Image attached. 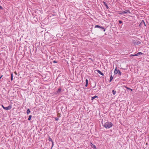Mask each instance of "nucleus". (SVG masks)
<instances>
[{
	"mask_svg": "<svg viewBox=\"0 0 149 149\" xmlns=\"http://www.w3.org/2000/svg\"><path fill=\"white\" fill-rule=\"evenodd\" d=\"M102 124L107 129H109L113 125V124L111 122H109L108 121L104 125L102 123Z\"/></svg>",
	"mask_w": 149,
	"mask_h": 149,
	"instance_id": "1",
	"label": "nucleus"
},
{
	"mask_svg": "<svg viewBox=\"0 0 149 149\" xmlns=\"http://www.w3.org/2000/svg\"><path fill=\"white\" fill-rule=\"evenodd\" d=\"M118 13L120 15H124L125 14H127L129 13V14H131V13L130 10H125V11H119Z\"/></svg>",
	"mask_w": 149,
	"mask_h": 149,
	"instance_id": "2",
	"label": "nucleus"
},
{
	"mask_svg": "<svg viewBox=\"0 0 149 149\" xmlns=\"http://www.w3.org/2000/svg\"><path fill=\"white\" fill-rule=\"evenodd\" d=\"M61 92V89L60 87H59L57 91L54 92V94L55 95L59 94Z\"/></svg>",
	"mask_w": 149,
	"mask_h": 149,
	"instance_id": "3",
	"label": "nucleus"
},
{
	"mask_svg": "<svg viewBox=\"0 0 149 149\" xmlns=\"http://www.w3.org/2000/svg\"><path fill=\"white\" fill-rule=\"evenodd\" d=\"M12 107L11 105H9L7 107H4L3 109L5 110H9Z\"/></svg>",
	"mask_w": 149,
	"mask_h": 149,
	"instance_id": "4",
	"label": "nucleus"
},
{
	"mask_svg": "<svg viewBox=\"0 0 149 149\" xmlns=\"http://www.w3.org/2000/svg\"><path fill=\"white\" fill-rule=\"evenodd\" d=\"M91 146L93 148V149H97L95 146L91 143Z\"/></svg>",
	"mask_w": 149,
	"mask_h": 149,
	"instance_id": "5",
	"label": "nucleus"
},
{
	"mask_svg": "<svg viewBox=\"0 0 149 149\" xmlns=\"http://www.w3.org/2000/svg\"><path fill=\"white\" fill-rule=\"evenodd\" d=\"M97 71L99 74H100L102 76H104V74L102 73L100 70H97Z\"/></svg>",
	"mask_w": 149,
	"mask_h": 149,
	"instance_id": "6",
	"label": "nucleus"
},
{
	"mask_svg": "<svg viewBox=\"0 0 149 149\" xmlns=\"http://www.w3.org/2000/svg\"><path fill=\"white\" fill-rule=\"evenodd\" d=\"M103 3H104V6L106 7L107 9H108L109 8L108 7V6L107 4V3L106 2H103Z\"/></svg>",
	"mask_w": 149,
	"mask_h": 149,
	"instance_id": "7",
	"label": "nucleus"
},
{
	"mask_svg": "<svg viewBox=\"0 0 149 149\" xmlns=\"http://www.w3.org/2000/svg\"><path fill=\"white\" fill-rule=\"evenodd\" d=\"M124 87L126 88L127 89L129 90L131 92H132V91L133 90L132 89L129 88L128 87H127V86H125Z\"/></svg>",
	"mask_w": 149,
	"mask_h": 149,
	"instance_id": "8",
	"label": "nucleus"
},
{
	"mask_svg": "<svg viewBox=\"0 0 149 149\" xmlns=\"http://www.w3.org/2000/svg\"><path fill=\"white\" fill-rule=\"evenodd\" d=\"M113 78V76H112V74H111L110 75V80H109V82H111Z\"/></svg>",
	"mask_w": 149,
	"mask_h": 149,
	"instance_id": "9",
	"label": "nucleus"
},
{
	"mask_svg": "<svg viewBox=\"0 0 149 149\" xmlns=\"http://www.w3.org/2000/svg\"><path fill=\"white\" fill-rule=\"evenodd\" d=\"M118 70H117V67H116L114 71V74H118Z\"/></svg>",
	"mask_w": 149,
	"mask_h": 149,
	"instance_id": "10",
	"label": "nucleus"
},
{
	"mask_svg": "<svg viewBox=\"0 0 149 149\" xmlns=\"http://www.w3.org/2000/svg\"><path fill=\"white\" fill-rule=\"evenodd\" d=\"M101 30L103 31H105L106 30V29L103 26H102L101 28L100 29Z\"/></svg>",
	"mask_w": 149,
	"mask_h": 149,
	"instance_id": "11",
	"label": "nucleus"
},
{
	"mask_svg": "<svg viewBox=\"0 0 149 149\" xmlns=\"http://www.w3.org/2000/svg\"><path fill=\"white\" fill-rule=\"evenodd\" d=\"M13 73L12 72L11 73V81H13Z\"/></svg>",
	"mask_w": 149,
	"mask_h": 149,
	"instance_id": "12",
	"label": "nucleus"
},
{
	"mask_svg": "<svg viewBox=\"0 0 149 149\" xmlns=\"http://www.w3.org/2000/svg\"><path fill=\"white\" fill-rule=\"evenodd\" d=\"M98 97L96 95H95L94 96L92 97L91 98V100H93L94 99L96 98H98Z\"/></svg>",
	"mask_w": 149,
	"mask_h": 149,
	"instance_id": "13",
	"label": "nucleus"
},
{
	"mask_svg": "<svg viewBox=\"0 0 149 149\" xmlns=\"http://www.w3.org/2000/svg\"><path fill=\"white\" fill-rule=\"evenodd\" d=\"M31 113V111L29 109H28L26 111V113L27 115H28Z\"/></svg>",
	"mask_w": 149,
	"mask_h": 149,
	"instance_id": "14",
	"label": "nucleus"
},
{
	"mask_svg": "<svg viewBox=\"0 0 149 149\" xmlns=\"http://www.w3.org/2000/svg\"><path fill=\"white\" fill-rule=\"evenodd\" d=\"M63 108V106H61V105H59V106H58L57 107V109H59V108L60 109H62Z\"/></svg>",
	"mask_w": 149,
	"mask_h": 149,
	"instance_id": "15",
	"label": "nucleus"
},
{
	"mask_svg": "<svg viewBox=\"0 0 149 149\" xmlns=\"http://www.w3.org/2000/svg\"><path fill=\"white\" fill-rule=\"evenodd\" d=\"M118 74L120 76L121 75V72L119 70H118Z\"/></svg>",
	"mask_w": 149,
	"mask_h": 149,
	"instance_id": "16",
	"label": "nucleus"
},
{
	"mask_svg": "<svg viewBox=\"0 0 149 149\" xmlns=\"http://www.w3.org/2000/svg\"><path fill=\"white\" fill-rule=\"evenodd\" d=\"M143 54V53H142L141 52H138L137 53L136 55V56H138L140 55H141V54Z\"/></svg>",
	"mask_w": 149,
	"mask_h": 149,
	"instance_id": "17",
	"label": "nucleus"
},
{
	"mask_svg": "<svg viewBox=\"0 0 149 149\" xmlns=\"http://www.w3.org/2000/svg\"><path fill=\"white\" fill-rule=\"evenodd\" d=\"M102 26H100L99 25H96L95 26V28H97L100 29Z\"/></svg>",
	"mask_w": 149,
	"mask_h": 149,
	"instance_id": "18",
	"label": "nucleus"
},
{
	"mask_svg": "<svg viewBox=\"0 0 149 149\" xmlns=\"http://www.w3.org/2000/svg\"><path fill=\"white\" fill-rule=\"evenodd\" d=\"M112 93H113V95H115L116 93V91L115 90H113L112 91Z\"/></svg>",
	"mask_w": 149,
	"mask_h": 149,
	"instance_id": "19",
	"label": "nucleus"
},
{
	"mask_svg": "<svg viewBox=\"0 0 149 149\" xmlns=\"http://www.w3.org/2000/svg\"><path fill=\"white\" fill-rule=\"evenodd\" d=\"M32 116L31 115H29V116L28 118V120H31V118H32Z\"/></svg>",
	"mask_w": 149,
	"mask_h": 149,
	"instance_id": "20",
	"label": "nucleus"
},
{
	"mask_svg": "<svg viewBox=\"0 0 149 149\" xmlns=\"http://www.w3.org/2000/svg\"><path fill=\"white\" fill-rule=\"evenodd\" d=\"M143 25V24L142 23H140V24L139 27H142V26Z\"/></svg>",
	"mask_w": 149,
	"mask_h": 149,
	"instance_id": "21",
	"label": "nucleus"
},
{
	"mask_svg": "<svg viewBox=\"0 0 149 149\" xmlns=\"http://www.w3.org/2000/svg\"><path fill=\"white\" fill-rule=\"evenodd\" d=\"M48 140L50 141H51V142L53 141H52V138H50L49 136V137Z\"/></svg>",
	"mask_w": 149,
	"mask_h": 149,
	"instance_id": "22",
	"label": "nucleus"
},
{
	"mask_svg": "<svg viewBox=\"0 0 149 149\" xmlns=\"http://www.w3.org/2000/svg\"><path fill=\"white\" fill-rule=\"evenodd\" d=\"M136 54H131L130 56V57H131V56H136Z\"/></svg>",
	"mask_w": 149,
	"mask_h": 149,
	"instance_id": "23",
	"label": "nucleus"
},
{
	"mask_svg": "<svg viewBox=\"0 0 149 149\" xmlns=\"http://www.w3.org/2000/svg\"><path fill=\"white\" fill-rule=\"evenodd\" d=\"M136 43L137 45H139L141 43V42L139 41H138L136 42Z\"/></svg>",
	"mask_w": 149,
	"mask_h": 149,
	"instance_id": "24",
	"label": "nucleus"
},
{
	"mask_svg": "<svg viewBox=\"0 0 149 149\" xmlns=\"http://www.w3.org/2000/svg\"><path fill=\"white\" fill-rule=\"evenodd\" d=\"M132 43H134V44H135L136 43L135 41L134 40H132Z\"/></svg>",
	"mask_w": 149,
	"mask_h": 149,
	"instance_id": "25",
	"label": "nucleus"
},
{
	"mask_svg": "<svg viewBox=\"0 0 149 149\" xmlns=\"http://www.w3.org/2000/svg\"><path fill=\"white\" fill-rule=\"evenodd\" d=\"M52 142V146L51 147V149H52V148L53 147V146L54 145V142H53V141Z\"/></svg>",
	"mask_w": 149,
	"mask_h": 149,
	"instance_id": "26",
	"label": "nucleus"
},
{
	"mask_svg": "<svg viewBox=\"0 0 149 149\" xmlns=\"http://www.w3.org/2000/svg\"><path fill=\"white\" fill-rule=\"evenodd\" d=\"M119 23L120 24H121L123 23L122 21L121 20H119L118 21Z\"/></svg>",
	"mask_w": 149,
	"mask_h": 149,
	"instance_id": "27",
	"label": "nucleus"
},
{
	"mask_svg": "<svg viewBox=\"0 0 149 149\" xmlns=\"http://www.w3.org/2000/svg\"><path fill=\"white\" fill-rule=\"evenodd\" d=\"M88 81L87 79H86V84H88Z\"/></svg>",
	"mask_w": 149,
	"mask_h": 149,
	"instance_id": "28",
	"label": "nucleus"
},
{
	"mask_svg": "<svg viewBox=\"0 0 149 149\" xmlns=\"http://www.w3.org/2000/svg\"><path fill=\"white\" fill-rule=\"evenodd\" d=\"M112 71H113V70H111L109 72V74L110 75H111V74H112Z\"/></svg>",
	"mask_w": 149,
	"mask_h": 149,
	"instance_id": "29",
	"label": "nucleus"
},
{
	"mask_svg": "<svg viewBox=\"0 0 149 149\" xmlns=\"http://www.w3.org/2000/svg\"><path fill=\"white\" fill-rule=\"evenodd\" d=\"M3 76V75H2L0 77V82L2 81V80L1 79L2 78V77Z\"/></svg>",
	"mask_w": 149,
	"mask_h": 149,
	"instance_id": "30",
	"label": "nucleus"
},
{
	"mask_svg": "<svg viewBox=\"0 0 149 149\" xmlns=\"http://www.w3.org/2000/svg\"><path fill=\"white\" fill-rule=\"evenodd\" d=\"M55 120L56 121H57L58 120V118L57 117H55Z\"/></svg>",
	"mask_w": 149,
	"mask_h": 149,
	"instance_id": "31",
	"label": "nucleus"
},
{
	"mask_svg": "<svg viewBox=\"0 0 149 149\" xmlns=\"http://www.w3.org/2000/svg\"><path fill=\"white\" fill-rule=\"evenodd\" d=\"M53 62L54 63H57L58 62V61H54Z\"/></svg>",
	"mask_w": 149,
	"mask_h": 149,
	"instance_id": "32",
	"label": "nucleus"
},
{
	"mask_svg": "<svg viewBox=\"0 0 149 149\" xmlns=\"http://www.w3.org/2000/svg\"><path fill=\"white\" fill-rule=\"evenodd\" d=\"M145 22L143 20H142L141 22V23H143V24H144Z\"/></svg>",
	"mask_w": 149,
	"mask_h": 149,
	"instance_id": "33",
	"label": "nucleus"
},
{
	"mask_svg": "<svg viewBox=\"0 0 149 149\" xmlns=\"http://www.w3.org/2000/svg\"><path fill=\"white\" fill-rule=\"evenodd\" d=\"M3 8H2V7L0 5V10H3Z\"/></svg>",
	"mask_w": 149,
	"mask_h": 149,
	"instance_id": "34",
	"label": "nucleus"
},
{
	"mask_svg": "<svg viewBox=\"0 0 149 149\" xmlns=\"http://www.w3.org/2000/svg\"><path fill=\"white\" fill-rule=\"evenodd\" d=\"M88 84H86L85 85V87H87L88 86Z\"/></svg>",
	"mask_w": 149,
	"mask_h": 149,
	"instance_id": "35",
	"label": "nucleus"
},
{
	"mask_svg": "<svg viewBox=\"0 0 149 149\" xmlns=\"http://www.w3.org/2000/svg\"><path fill=\"white\" fill-rule=\"evenodd\" d=\"M89 59L91 60L92 61H93V60L91 58H89Z\"/></svg>",
	"mask_w": 149,
	"mask_h": 149,
	"instance_id": "36",
	"label": "nucleus"
},
{
	"mask_svg": "<svg viewBox=\"0 0 149 149\" xmlns=\"http://www.w3.org/2000/svg\"><path fill=\"white\" fill-rule=\"evenodd\" d=\"M1 106L2 107V108H3H3H4V107H5L3 106V105H2H2H1Z\"/></svg>",
	"mask_w": 149,
	"mask_h": 149,
	"instance_id": "37",
	"label": "nucleus"
},
{
	"mask_svg": "<svg viewBox=\"0 0 149 149\" xmlns=\"http://www.w3.org/2000/svg\"><path fill=\"white\" fill-rule=\"evenodd\" d=\"M143 25H144L145 26H146V24H145V22L144 24H143Z\"/></svg>",
	"mask_w": 149,
	"mask_h": 149,
	"instance_id": "38",
	"label": "nucleus"
},
{
	"mask_svg": "<svg viewBox=\"0 0 149 149\" xmlns=\"http://www.w3.org/2000/svg\"><path fill=\"white\" fill-rule=\"evenodd\" d=\"M16 74H17V73L16 72H14Z\"/></svg>",
	"mask_w": 149,
	"mask_h": 149,
	"instance_id": "39",
	"label": "nucleus"
},
{
	"mask_svg": "<svg viewBox=\"0 0 149 149\" xmlns=\"http://www.w3.org/2000/svg\"><path fill=\"white\" fill-rule=\"evenodd\" d=\"M40 131H41L42 130V129H40Z\"/></svg>",
	"mask_w": 149,
	"mask_h": 149,
	"instance_id": "40",
	"label": "nucleus"
},
{
	"mask_svg": "<svg viewBox=\"0 0 149 149\" xmlns=\"http://www.w3.org/2000/svg\"><path fill=\"white\" fill-rule=\"evenodd\" d=\"M95 86H96V85H95V86H94V87H93V88H94L95 87Z\"/></svg>",
	"mask_w": 149,
	"mask_h": 149,
	"instance_id": "41",
	"label": "nucleus"
}]
</instances>
